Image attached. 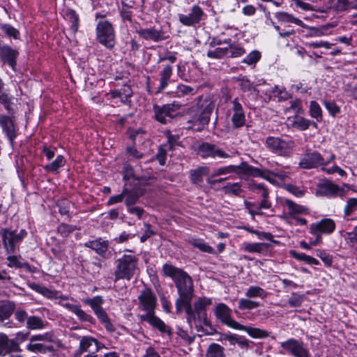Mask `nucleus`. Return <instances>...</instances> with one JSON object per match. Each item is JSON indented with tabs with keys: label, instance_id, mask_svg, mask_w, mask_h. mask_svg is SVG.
Here are the masks:
<instances>
[{
	"label": "nucleus",
	"instance_id": "1",
	"mask_svg": "<svg viewBox=\"0 0 357 357\" xmlns=\"http://www.w3.org/2000/svg\"><path fill=\"white\" fill-rule=\"evenodd\" d=\"M162 273L164 275L172 278L177 289L178 297L175 302L176 312L181 313L183 311V305H187L188 311H190L189 304L194 296V284L192 278L182 269L169 264L163 265Z\"/></svg>",
	"mask_w": 357,
	"mask_h": 357
},
{
	"label": "nucleus",
	"instance_id": "2",
	"mask_svg": "<svg viewBox=\"0 0 357 357\" xmlns=\"http://www.w3.org/2000/svg\"><path fill=\"white\" fill-rule=\"evenodd\" d=\"M139 310L146 312L141 314L139 319L142 321L148 322L151 326L157 328L161 333H166L172 336L171 328L165 322L155 314V310L157 306V298L153 291L146 288L140 292L138 296Z\"/></svg>",
	"mask_w": 357,
	"mask_h": 357
},
{
	"label": "nucleus",
	"instance_id": "3",
	"mask_svg": "<svg viewBox=\"0 0 357 357\" xmlns=\"http://www.w3.org/2000/svg\"><path fill=\"white\" fill-rule=\"evenodd\" d=\"M215 108V102L209 96H199L196 99V105L190 107L186 114L190 115L188 123L190 124L188 129L197 132L203 130L211 119V115Z\"/></svg>",
	"mask_w": 357,
	"mask_h": 357
},
{
	"label": "nucleus",
	"instance_id": "4",
	"mask_svg": "<svg viewBox=\"0 0 357 357\" xmlns=\"http://www.w3.org/2000/svg\"><path fill=\"white\" fill-rule=\"evenodd\" d=\"M138 258L132 254H124L115 261V281L119 280H130L137 273Z\"/></svg>",
	"mask_w": 357,
	"mask_h": 357
},
{
	"label": "nucleus",
	"instance_id": "5",
	"mask_svg": "<svg viewBox=\"0 0 357 357\" xmlns=\"http://www.w3.org/2000/svg\"><path fill=\"white\" fill-rule=\"evenodd\" d=\"M212 304V300L206 297H199L196 300L193 306L190 302L189 306L190 311H188L187 305H183V310H185L187 314V321L191 324L192 322L196 323L198 321L199 324H203L205 326L208 325L207 319L206 307Z\"/></svg>",
	"mask_w": 357,
	"mask_h": 357
},
{
	"label": "nucleus",
	"instance_id": "6",
	"mask_svg": "<svg viewBox=\"0 0 357 357\" xmlns=\"http://www.w3.org/2000/svg\"><path fill=\"white\" fill-rule=\"evenodd\" d=\"M96 40L107 49H112L116 44V34L112 24L108 20H100L96 28Z\"/></svg>",
	"mask_w": 357,
	"mask_h": 357
},
{
	"label": "nucleus",
	"instance_id": "7",
	"mask_svg": "<svg viewBox=\"0 0 357 357\" xmlns=\"http://www.w3.org/2000/svg\"><path fill=\"white\" fill-rule=\"evenodd\" d=\"M27 232L21 229L18 233L15 230L3 228L0 229V235L2 238V243L8 254H13L17 247L26 236Z\"/></svg>",
	"mask_w": 357,
	"mask_h": 357
},
{
	"label": "nucleus",
	"instance_id": "8",
	"mask_svg": "<svg viewBox=\"0 0 357 357\" xmlns=\"http://www.w3.org/2000/svg\"><path fill=\"white\" fill-rule=\"evenodd\" d=\"M227 115L230 116L232 127L238 129L245 126V112L237 98L231 100L228 104Z\"/></svg>",
	"mask_w": 357,
	"mask_h": 357
},
{
	"label": "nucleus",
	"instance_id": "9",
	"mask_svg": "<svg viewBox=\"0 0 357 357\" xmlns=\"http://www.w3.org/2000/svg\"><path fill=\"white\" fill-rule=\"evenodd\" d=\"M266 144L273 152L280 155H289L294 147L293 141L276 137H268Z\"/></svg>",
	"mask_w": 357,
	"mask_h": 357
},
{
	"label": "nucleus",
	"instance_id": "10",
	"mask_svg": "<svg viewBox=\"0 0 357 357\" xmlns=\"http://www.w3.org/2000/svg\"><path fill=\"white\" fill-rule=\"evenodd\" d=\"M280 347L294 357H310V354L303 343L296 339L290 338L282 342Z\"/></svg>",
	"mask_w": 357,
	"mask_h": 357
},
{
	"label": "nucleus",
	"instance_id": "11",
	"mask_svg": "<svg viewBox=\"0 0 357 357\" xmlns=\"http://www.w3.org/2000/svg\"><path fill=\"white\" fill-rule=\"evenodd\" d=\"M181 107V105L177 102L165 105L162 107L158 106L154 107L156 120L162 123H167L174 117V112L179 109Z\"/></svg>",
	"mask_w": 357,
	"mask_h": 357
},
{
	"label": "nucleus",
	"instance_id": "12",
	"mask_svg": "<svg viewBox=\"0 0 357 357\" xmlns=\"http://www.w3.org/2000/svg\"><path fill=\"white\" fill-rule=\"evenodd\" d=\"M334 158V155H331L328 158L325 159L319 153L314 151L306 154L301 160L300 165L304 169L314 168L330 162Z\"/></svg>",
	"mask_w": 357,
	"mask_h": 357
},
{
	"label": "nucleus",
	"instance_id": "13",
	"mask_svg": "<svg viewBox=\"0 0 357 357\" xmlns=\"http://www.w3.org/2000/svg\"><path fill=\"white\" fill-rule=\"evenodd\" d=\"M15 121L13 116L0 114V127L11 144H13L14 139L17 137Z\"/></svg>",
	"mask_w": 357,
	"mask_h": 357
},
{
	"label": "nucleus",
	"instance_id": "14",
	"mask_svg": "<svg viewBox=\"0 0 357 357\" xmlns=\"http://www.w3.org/2000/svg\"><path fill=\"white\" fill-rule=\"evenodd\" d=\"M229 307L224 303L217 305L215 309V316L222 323L237 330L240 324L231 317Z\"/></svg>",
	"mask_w": 357,
	"mask_h": 357
},
{
	"label": "nucleus",
	"instance_id": "15",
	"mask_svg": "<svg viewBox=\"0 0 357 357\" xmlns=\"http://www.w3.org/2000/svg\"><path fill=\"white\" fill-rule=\"evenodd\" d=\"M316 194L317 195L326 196L328 197L343 196L344 189L328 180H326L317 185Z\"/></svg>",
	"mask_w": 357,
	"mask_h": 357
},
{
	"label": "nucleus",
	"instance_id": "16",
	"mask_svg": "<svg viewBox=\"0 0 357 357\" xmlns=\"http://www.w3.org/2000/svg\"><path fill=\"white\" fill-rule=\"evenodd\" d=\"M198 154L203 158H227L229 157V154L220 149L216 147L215 144L209 143H202L198 149Z\"/></svg>",
	"mask_w": 357,
	"mask_h": 357
},
{
	"label": "nucleus",
	"instance_id": "17",
	"mask_svg": "<svg viewBox=\"0 0 357 357\" xmlns=\"http://www.w3.org/2000/svg\"><path fill=\"white\" fill-rule=\"evenodd\" d=\"M234 169L232 166H229L224 168H219L217 170H215L213 173H209V169L206 166H200L196 167L190 171V175L192 178H199L204 176H217L219 175L225 174Z\"/></svg>",
	"mask_w": 357,
	"mask_h": 357
},
{
	"label": "nucleus",
	"instance_id": "18",
	"mask_svg": "<svg viewBox=\"0 0 357 357\" xmlns=\"http://www.w3.org/2000/svg\"><path fill=\"white\" fill-rule=\"evenodd\" d=\"M335 229V223L331 218H324L310 225L311 234H330Z\"/></svg>",
	"mask_w": 357,
	"mask_h": 357
},
{
	"label": "nucleus",
	"instance_id": "19",
	"mask_svg": "<svg viewBox=\"0 0 357 357\" xmlns=\"http://www.w3.org/2000/svg\"><path fill=\"white\" fill-rule=\"evenodd\" d=\"M203 15L202 8L198 6H194L188 15L178 14V19L183 25L192 26L200 22Z\"/></svg>",
	"mask_w": 357,
	"mask_h": 357
},
{
	"label": "nucleus",
	"instance_id": "20",
	"mask_svg": "<svg viewBox=\"0 0 357 357\" xmlns=\"http://www.w3.org/2000/svg\"><path fill=\"white\" fill-rule=\"evenodd\" d=\"M18 54L16 50L13 49L9 45H5L0 47V58L4 63H8L13 69L16 65V58Z\"/></svg>",
	"mask_w": 357,
	"mask_h": 357
},
{
	"label": "nucleus",
	"instance_id": "21",
	"mask_svg": "<svg viewBox=\"0 0 357 357\" xmlns=\"http://www.w3.org/2000/svg\"><path fill=\"white\" fill-rule=\"evenodd\" d=\"M61 305L76 314L81 321L89 322L91 324L93 323L94 319L93 317L82 310L80 305H75L70 303H61Z\"/></svg>",
	"mask_w": 357,
	"mask_h": 357
},
{
	"label": "nucleus",
	"instance_id": "22",
	"mask_svg": "<svg viewBox=\"0 0 357 357\" xmlns=\"http://www.w3.org/2000/svg\"><path fill=\"white\" fill-rule=\"evenodd\" d=\"M136 32L141 38L147 40L158 42L164 39L162 31L154 28H140Z\"/></svg>",
	"mask_w": 357,
	"mask_h": 357
},
{
	"label": "nucleus",
	"instance_id": "23",
	"mask_svg": "<svg viewBox=\"0 0 357 357\" xmlns=\"http://www.w3.org/2000/svg\"><path fill=\"white\" fill-rule=\"evenodd\" d=\"M84 246L91 248L99 255L105 257L108 250V241L101 238L95 241H89L84 243Z\"/></svg>",
	"mask_w": 357,
	"mask_h": 357
},
{
	"label": "nucleus",
	"instance_id": "24",
	"mask_svg": "<svg viewBox=\"0 0 357 357\" xmlns=\"http://www.w3.org/2000/svg\"><path fill=\"white\" fill-rule=\"evenodd\" d=\"M98 345V341L91 336H83L79 342V348L75 353V357H81L84 352H91L90 348L93 344Z\"/></svg>",
	"mask_w": 357,
	"mask_h": 357
},
{
	"label": "nucleus",
	"instance_id": "25",
	"mask_svg": "<svg viewBox=\"0 0 357 357\" xmlns=\"http://www.w3.org/2000/svg\"><path fill=\"white\" fill-rule=\"evenodd\" d=\"M173 67L171 65H165L162 70L160 72V84L157 89V93L162 92L169 84L170 78L172 75Z\"/></svg>",
	"mask_w": 357,
	"mask_h": 357
},
{
	"label": "nucleus",
	"instance_id": "26",
	"mask_svg": "<svg viewBox=\"0 0 357 357\" xmlns=\"http://www.w3.org/2000/svg\"><path fill=\"white\" fill-rule=\"evenodd\" d=\"M275 17L280 22L293 23L301 27L307 28V26L302 20L287 12H278L275 13Z\"/></svg>",
	"mask_w": 357,
	"mask_h": 357
},
{
	"label": "nucleus",
	"instance_id": "27",
	"mask_svg": "<svg viewBox=\"0 0 357 357\" xmlns=\"http://www.w3.org/2000/svg\"><path fill=\"white\" fill-rule=\"evenodd\" d=\"M237 330L244 331L252 338L264 339L269 336V333L259 328L246 326L240 324Z\"/></svg>",
	"mask_w": 357,
	"mask_h": 357
},
{
	"label": "nucleus",
	"instance_id": "28",
	"mask_svg": "<svg viewBox=\"0 0 357 357\" xmlns=\"http://www.w3.org/2000/svg\"><path fill=\"white\" fill-rule=\"evenodd\" d=\"M252 191L261 193L263 199L259 204V208L268 209L271 206V204L268 200V190L264 188L262 184H253L250 186Z\"/></svg>",
	"mask_w": 357,
	"mask_h": 357
},
{
	"label": "nucleus",
	"instance_id": "29",
	"mask_svg": "<svg viewBox=\"0 0 357 357\" xmlns=\"http://www.w3.org/2000/svg\"><path fill=\"white\" fill-rule=\"evenodd\" d=\"M310 126H312L315 128L317 127V124L315 122L300 116H296L291 123L292 127L296 128L300 130H305L308 129Z\"/></svg>",
	"mask_w": 357,
	"mask_h": 357
},
{
	"label": "nucleus",
	"instance_id": "30",
	"mask_svg": "<svg viewBox=\"0 0 357 357\" xmlns=\"http://www.w3.org/2000/svg\"><path fill=\"white\" fill-rule=\"evenodd\" d=\"M284 204L288 207L289 211V214L291 216L296 214H307L309 213L306 207L297 204L290 199H285Z\"/></svg>",
	"mask_w": 357,
	"mask_h": 357
},
{
	"label": "nucleus",
	"instance_id": "31",
	"mask_svg": "<svg viewBox=\"0 0 357 357\" xmlns=\"http://www.w3.org/2000/svg\"><path fill=\"white\" fill-rule=\"evenodd\" d=\"M172 93L174 97L182 98L187 96H193L196 94L197 90L190 86L178 84L176 90Z\"/></svg>",
	"mask_w": 357,
	"mask_h": 357
},
{
	"label": "nucleus",
	"instance_id": "32",
	"mask_svg": "<svg viewBox=\"0 0 357 357\" xmlns=\"http://www.w3.org/2000/svg\"><path fill=\"white\" fill-rule=\"evenodd\" d=\"M225 348L217 343H211L206 352V357H225Z\"/></svg>",
	"mask_w": 357,
	"mask_h": 357
},
{
	"label": "nucleus",
	"instance_id": "33",
	"mask_svg": "<svg viewBox=\"0 0 357 357\" xmlns=\"http://www.w3.org/2000/svg\"><path fill=\"white\" fill-rule=\"evenodd\" d=\"M245 296L250 299L255 298H265L267 296V292L260 287L250 286L246 290Z\"/></svg>",
	"mask_w": 357,
	"mask_h": 357
},
{
	"label": "nucleus",
	"instance_id": "34",
	"mask_svg": "<svg viewBox=\"0 0 357 357\" xmlns=\"http://www.w3.org/2000/svg\"><path fill=\"white\" fill-rule=\"evenodd\" d=\"M26 350L33 353L46 354L53 351V346H47L41 343L31 342L26 345Z\"/></svg>",
	"mask_w": 357,
	"mask_h": 357
},
{
	"label": "nucleus",
	"instance_id": "35",
	"mask_svg": "<svg viewBox=\"0 0 357 357\" xmlns=\"http://www.w3.org/2000/svg\"><path fill=\"white\" fill-rule=\"evenodd\" d=\"M260 306L256 301L246 298H240L238 301V308L240 310H252Z\"/></svg>",
	"mask_w": 357,
	"mask_h": 357
},
{
	"label": "nucleus",
	"instance_id": "36",
	"mask_svg": "<svg viewBox=\"0 0 357 357\" xmlns=\"http://www.w3.org/2000/svg\"><path fill=\"white\" fill-rule=\"evenodd\" d=\"M29 333L18 332L14 339L10 340L13 352H20L21 349L20 344L27 340Z\"/></svg>",
	"mask_w": 357,
	"mask_h": 357
},
{
	"label": "nucleus",
	"instance_id": "37",
	"mask_svg": "<svg viewBox=\"0 0 357 357\" xmlns=\"http://www.w3.org/2000/svg\"><path fill=\"white\" fill-rule=\"evenodd\" d=\"M13 351L8 336L4 333H0V356H4Z\"/></svg>",
	"mask_w": 357,
	"mask_h": 357
},
{
	"label": "nucleus",
	"instance_id": "38",
	"mask_svg": "<svg viewBox=\"0 0 357 357\" xmlns=\"http://www.w3.org/2000/svg\"><path fill=\"white\" fill-rule=\"evenodd\" d=\"M45 326L43 320L37 316H30L26 322V328L29 330H40Z\"/></svg>",
	"mask_w": 357,
	"mask_h": 357
},
{
	"label": "nucleus",
	"instance_id": "39",
	"mask_svg": "<svg viewBox=\"0 0 357 357\" xmlns=\"http://www.w3.org/2000/svg\"><path fill=\"white\" fill-rule=\"evenodd\" d=\"M84 303L89 305L93 312H96L103 308L102 305L104 303V300L101 296H96L93 298L84 300Z\"/></svg>",
	"mask_w": 357,
	"mask_h": 357
},
{
	"label": "nucleus",
	"instance_id": "40",
	"mask_svg": "<svg viewBox=\"0 0 357 357\" xmlns=\"http://www.w3.org/2000/svg\"><path fill=\"white\" fill-rule=\"evenodd\" d=\"M244 250L248 252L261 253L267 250V244L263 243H244Z\"/></svg>",
	"mask_w": 357,
	"mask_h": 357
},
{
	"label": "nucleus",
	"instance_id": "41",
	"mask_svg": "<svg viewBox=\"0 0 357 357\" xmlns=\"http://www.w3.org/2000/svg\"><path fill=\"white\" fill-rule=\"evenodd\" d=\"M65 162L66 160L63 156L59 155L53 162L47 165L45 169L48 172L56 173L61 167H63L65 165Z\"/></svg>",
	"mask_w": 357,
	"mask_h": 357
},
{
	"label": "nucleus",
	"instance_id": "42",
	"mask_svg": "<svg viewBox=\"0 0 357 357\" xmlns=\"http://www.w3.org/2000/svg\"><path fill=\"white\" fill-rule=\"evenodd\" d=\"M14 98L8 96L5 92L0 93V103L2 104L4 108L8 111V112L10 114L14 113V110L12 107V105L13 104V100Z\"/></svg>",
	"mask_w": 357,
	"mask_h": 357
},
{
	"label": "nucleus",
	"instance_id": "43",
	"mask_svg": "<svg viewBox=\"0 0 357 357\" xmlns=\"http://www.w3.org/2000/svg\"><path fill=\"white\" fill-rule=\"evenodd\" d=\"M310 116L315 119L317 121L322 120V110L319 105L314 100L310 102Z\"/></svg>",
	"mask_w": 357,
	"mask_h": 357
},
{
	"label": "nucleus",
	"instance_id": "44",
	"mask_svg": "<svg viewBox=\"0 0 357 357\" xmlns=\"http://www.w3.org/2000/svg\"><path fill=\"white\" fill-rule=\"evenodd\" d=\"M290 255L294 259H296L300 261H305L306 263L310 264L317 265L319 264V261L317 259H316L315 258L312 257L310 256L306 255L304 253H298L295 250H291Z\"/></svg>",
	"mask_w": 357,
	"mask_h": 357
},
{
	"label": "nucleus",
	"instance_id": "45",
	"mask_svg": "<svg viewBox=\"0 0 357 357\" xmlns=\"http://www.w3.org/2000/svg\"><path fill=\"white\" fill-rule=\"evenodd\" d=\"M229 53L228 47H217L213 50L208 51L207 56L213 59H221L225 56H228Z\"/></svg>",
	"mask_w": 357,
	"mask_h": 357
},
{
	"label": "nucleus",
	"instance_id": "46",
	"mask_svg": "<svg viewBox=\"0 0 357 357\" xmlns=\"http://www.w3.org/2000/svg\"><path fill=\"white\" fill-rule=\"evenodd\" d=\"M142 195V191H130L128 190V192L125 195L126 197L125 202L128 208L131 207L132 205L135 204L139 197Z\"/></svg>",
	"mask_w": 357,
	"mask_h": 357
},
{
	"label": "nucleus",
	"instance_id": "47",
	"mask_svg": "<svg viewBox=\"0 0 357 357\" xmlns=\"http://www.w3.org/2000/svg\"><path fill=\"white\" fill-rule=\"evenodd\" d=\"M0 29L9 37L15 39L19 38V31L9 24H1Z\"/></svg>",
	"mask_w": 357,
	"mask_h": 357
},
{
	"label": "nucleus",
	"instance_id": "48",
	"mask_svg": "<svg viewBox=\"0 0 357 357\" xmlns=\"http://www.w3.org/2000/svg\"><path fill=\"white\" fill-rule=\"evenodd\" d=\"M260 52L257 50H254L251 52L245 59H243L242 62L248 65H253L255 64L260 59Z\"/></svg>",
	"mask_w": 357,
	"mask_h": 357
},
{
	"label": "nucleus",
	"instance_id": "49",
	"mask_svg": "<svg viewBox=\"0 0 357 357\" xmlns=\"http://www.w3.org/2000/svg\"><path fill=\"white\" fill-rule=\"evenodd\" d=\"M304 295L292 294L288 301L289 306L293 307H300L304 301Z\"/></svg>",
	"mask_w": 357,
	"mask_h": 357
},
{
	"label": "nucleus",
	"instance_id": "50",
	"mask_svg": "<svg viewBox=\"0 0 357 357\" xmlns=\"http://www.w3.org/2000/svg\"><path fill=\"white\" fill-rule=\"evenodd\" d=\"M7 260L8 261V266L10 268H20L22 267H28L29 264L27 263H22L19 261L18 258L15 255H10L7 257Z\"/></svg>",
	"mask_w": 357,
	"mask_h": 357
},
{
	"label": "nucleus",
	"instance_id": "51",
	"mask_svg": "<svg viewBox=\"0 0 357 357\" xmlns=\"http://www.w3.org/2000/svg\"><path fill=\"white\" fill-rule=\"evenodd\" d=\"M223 189L225 193L234 195H238L242 191L238 183L228 184Z\"/></svg>",
	"mask_w": 357,
	"mask_h": 357
},
{
	"label": "nucleus",
	"instance_id": "52",
	"mask_svg": "<svg viewBox=\"0 0 357 357\" xmlns=\"http://www.w3.org/2000/svg\"><path fill=\"white\" fill-rule=\"evenodd\" d=\"M357 210V199L350 198L347 200V204L344 207L345 215H351L354 211Z\"/></svg>",
	"mask_w": 357,
	"mask_h": 357
},
{
	"label": "nucleus",
	"instance_id": "53",
	"mask_svg": "<svg viewBox=\"0 0 357 357\" xmlns=\"http://www.w3.org/2000/svg\"><path fill=\"white\" fill-rule=\"evenodd\" d=\"M75 229V227L69 225L67 224H61L58 228L57 231L59 234H60L63 237H67L71 234L74 230Z\"/></svg>",
	"mask_w": 357,
	"mask_h": 357
},
{
	"label": "nucleus",
	"instance_id": "54",
	"mask_svg": "<svg viewBox=\"0 0 357 357\" xmlns=\"http://www.w3.org/2000/svg\"><path fill=\"white\" fill-rule=\"evenodd\" d=\"M192 245L194 247L197 248L202 252H208V253H214L213 249L201 240H195L192 242Z\"/></svg>",
	"mask_w": 357,
	"mask_h": 357
},
{
	"label": "nucleus",
	"instance_id": "55",
	"mask_svg": "<svg viewBox=\"0 0 357 357\" xmlns=\"http://www.w3.org/2000/svg\"><path fill=\"white\" fill-rule=\"evenodd\" d=\"M30 316L28 315L27 312L22 309H17L15 312V319L21 324L27 322Z\"/></svg>",
	"mask_w": 357,
	"mask_h": 357
},
{
	"label": "nucleus",
	"instance_id": "56",
	"mask_svg": "<svg viewBox=\"0 0 357 357\" xmlns=\"http://www.w3.org/2000/svg\"><path fill=\"white\" fill-rule=\"evenodd\" d=\"M66 16L70 21L72 29L76 31L78 26V16L76 13L73 10H69L66 12Z\"/></svg>",
	"mask_w": 357,
	"mask_h": 357
},
{
	"label": "nucleus",
	"instance_id": "57",
	"mask_svg": "<svg viewBox=\"0 0 357 357\" xmlns=\"http://www.w3.org/2000/svg\"><path fill=\"white\" fill-rule=\"evenodd\" d=\"M29 340L31 342H35L36 341L52 342V335L50 333L34 335L30 337Z\"/></svg>",
	"mask_w": 357,
	"mask_h": 357
},
{
	"label": "nucleus",
	"instance_id": "58",
	"mask_svg": "<svg viewBox=\"0 0 357 357\" xmlns=\"http://www.w3.org/2000/svg\"><path fill=\"white\" fill-rule=\"evenodd\" d=\"M333 2V8L337 11H343L349 7V0H330Z\"/></svg>",
	"mask_w": 357,
	"mask_h": 357
},
{
	"label": "nucleus",
	"instance_id": "59",
	"mask_svg": "<svg viewBox=\"0 0 357 357\" xmlns=\"http://www.w3.org/2000/svg\"><path fill=\"white\" fill-rule=\"evenodd\" d=\"M228 48L229 52L228 56L229 57H238L245 53V50L241 47H233L228 45Z\"/></svg>",
	"mask_w": 357,
	"mask_h": 357
},
{
	"label": "nucleus",
	"instance_id": "60",
	"mask_svg": "<svg viewBox=\"0 0 357 357\" xmlns=\"http://www.w3.org/2000/svg\"><path fill=\"white\" fill-rule=\"evenodd\" d=\"M284 188L286 189L289 192H291V194L298 197H302L305 193L304 190H300L298 187L292 184H284Z\"/></svg>",
	"mask_w": 357,
	"mask_h": 357
},
{
	"label": "nucleus",
	"instance_id": "61",
	"mask_svg": "<svg viewBox=\"0 0 357 357\" xmlns=\"http://www.w3.org/2000/svg\"><path fill=\"white\" fill-rule=\"evenodd\" d=\"M11 314L10 308L6 305H0V322L7 319Z\"/></svg>",
	"mask_w": 357,
	"mask_h": 357
},
{
	"label": "nucleus",
	"instance_id": "62",
	"mask_svg": "<svg viewBox=\"0 0 357 357\" xmlns=\"http://www.w3.org/2000/svg\"><path fill=\"white\" fill-rule=\"evenodd\" d=\"M127 192H128V189H124L121 194L111 197L109 199L107 204L109 205H112V204H114L116 203L121 202Z\"/></svg>",
	"mask_w": 357,
	"mask_h": 357
},
{
	"label": "nucleus",
	"instance_id": "63",
	"mask_svg": "<svg viewBox=\"0 0 357 357\" xmlns=\"http://www.w3.org/2000/svg\"><path fill=\"white\" fill-rule=\"evenodd\" d=\"M324 106L326 107V108L328 109V111L332 114V115H335L337 113L340 112V109L339 107H337V105L333 102H331V101H326V100H324Z\"/></svg>",
	"mask_w": 357,
	"mask_h": 357
},
{
	"label": "nucleus",
	"instance_id": "64",
	"mask_svg": "<svg viewBox=\"0 0 357 357\" xmlns=\"http://www.w3.org/2000/svg\"><path fill=\"white\" fill-rule=\"evenodd\" d=\"M70 202L67 200H61L58 203L59 212L61 215H67L69 212Z\"/></svg>",
	"mask_w": 357,
	"mask_h": 357
}]
</instances>
